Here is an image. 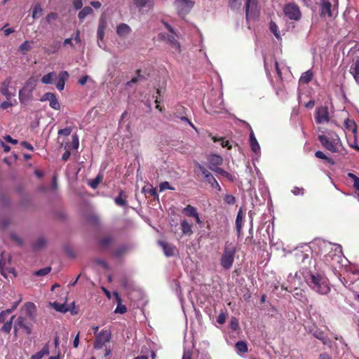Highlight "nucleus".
Returning a JSON list of instances; mask_svg holds the SVG:
<instances>
[{"instance_id":"obj_1","label":"nucleus","mask_w":359,"mask_h":359,"mask_svg":"<svg viewBox=\"0 0 359 359\" xmlns=\"http://www.w3.org/2000/svg\"><path fill=\"white\" fill-rule=\"evenodd\" d=\"M320 248L323 252H327L324 255V262L327 265L336 269L341 264L344 256L340 245L323 241L320 243Z\"/></svg>"},{"instance_id":"obj_2","label":"nucleus","mask_w":359,"mask_h":359,"mask_svg":"<svg viewBox=\"0 0 359 359\" xmlns=\"http://www.w3.org/2000/svg\"><path fill=\"white\" fill-rule=\"evenodd\" d=\"M304 278L311 290L320 294H327L330 290L328 279L323 275L308 273Z\"/></svg>"},{"instance_id":"obj_3","label":"nucleus","mask_w":359,"mask_h":359,"mask_svg":"<svg viewBox=\"0 0 359 359\" xmlns=\"http://www.w3.org/2000/svg\"><path fill=\"white\" fill-rule=\"evenodd\" d=\"M22 311H25V315L20 316L15 322L17 323V325H19L20 328L23 330L27 334H30L32 332L33 325L32 321L34 318V313L35 311V306L33 303L27 302L25 304L22 309Z\"/></svg>"},{"instance_id":"obj_4","label":"nucleus","mask_w":359,"mask_h":359,"mask_svg":"<svg viewBox=\"0 0 359 359\" xmlns=\"http://www.w3.org/2000/svg\"><path fill=\"white\" fill-rule=\"evenodd\" d=\"M318 140L324 148L332 153L339 152L343 147L339 135L332 131L320 135Z\"/></svg>"},{"instance_id":"obj_5","label":"nucleus","mask_w":359,"mask_h":359,"mask_svg":"<svg viewBox=\"0 0 359 359\" xmlns=\"http://www.w3.org/2000/svg\"><path fill=\"white\" fill-rule=\"evenodd\" d=\"M236 252V247L232 244L226 245L220 259V264L224 269L231 268L235 254Z\"/></svg>"},{"instance_id":"obj_6","label":"nucleus","mask_w":359,"mask_h":359,"mask_svg":"<svg viewBox=\"0 0 359 359\" xmlns=\"http://www.w3.org/2000/svg\"><path fill=\"white\" fill-rule=\"evenodd\" d=\"M36 81L34 78H29L25 83L23 88L19 91V100L21 103L31 100L32 93L36 87Z\"/></svg>"},{"instance_id":"obj_7","label":"nucleus","mask_w":359,"mask_h":359,"mask_svg":"<svg viewBox=\"0 0 359 359\" xmlns=\"http://www.w3.org/2000/svg\"><path fill=\"white\" fill-rule=\"evenodd\" d=\"M284 15L290 20L299 21L302 18V13L298 5L294 3H288L283 7Z\"/></svg>"},{"instance_id":"obj_8","label":"nucleus","mask_w":359,"mask_h":359,"mask_svg":"<svg viewBox=\"0 0 359 359\" xmlns=\"http://www.w3.org/2000/svg\"><path fill=\"white\" fill-rule=\"evenodd\" d=\"M111 339V332L109 330H102L97 334L94 341V348L101 349L105 344L110 341Z\"/></svg>"},{"instance_id":"obj_9","label":"nucleus","mask_w":359,"mask_h":359,"mask_svg":"<svg viewBox=\"0 0 359 359\" xmlns=\"http://www.w3.org/2000/svg\"><path fill=\"white\" fill-rule=\"evenodd\" d=\"M175 6L180 15H185L189 13L194 5L193 0H175Z\"/></svg>"},{"instance_id":"obj_10","label":"nucleus","mask_w":359,"mask_h":359,"mask_svg":"<svg viewBox=\"0 0 359 359\" xmlns=\"http://www.w3.org/2000/svg\"><path fill=\"white\" fill-rule=\"evenodd\" d=\"M164 25L170 32L169 34H167L166 36H164L165 40H166V41L170 44L171 48L175 50V51L180 53L181 52L180 45L176 39V34L174 32L172 27L167 22H164Z\"/></svg>"},{"instance_id":"obj_11","label":"nucleus","mask_w":359,"mask_h":359,"mask_svg":"<svg viewBox=\"0 0 359 359\" xmlns=\"http://www.w3.org/2000/svg\"><path fill=\"white\" fill-rule=\"evenodd\" d=\"M314 117L315 121L318 124L328 123L330 119L328 107L326 106L317 107L316 109Z\"/></svg>"},{"instance_id":"obj_12","label":"nucleus","mask_w":359,"mask_h":359,"mask_svg":"<svg viewBox=\"0 0 359 359\" xmlns=\"http://www.w3.org/2000/svg\"><path fill=\"white\" fill-rule=\"evenodd\" d=\"M259 12L257 0H245V15L247 19L257 17Z\"/></svg>"},{"instance_id":"obj_13","label":"nucleus","mask_w":359,"mask_h":359,"mask_svg":"<svg viewBox=\"0 0 359 359\" xmlns=\"http://www.w3.org/2000/svg\"><path fill=\"white\" fill-rule=\"evenodd\" d=\"M12 79L11 77L6 78L4 81L1 82L0 86V93L5 96L6 100H9L12 97L15 96V92H12L11 90L15 91V88L11 86Z\"/></svg>"},{"instance_id":"obj_14","label":"nucleus","mask_w":359,"mask_h":359,"mask_svg":"<svg viewBox=\"0 0 359 359\" xmlns=\"http://www.w3.org/2000/svg\"><path fill=\"white\" fill-rule=\"evenodd\" d=\"M321 15L333 17L337 15V8L334 5L332 6L330 0H322L321 1Z\"/></svg>"},{"instance_id":"obj_15","label":"nucleus","mask_w":359,"mask_h":359,"mask_svg":"<svg viewBox=\"0 0 359 359\" xmlns=\"http://www.w3.org/2000/svg\"><path fill=\"white\" fill-rule=\"evenodd\" d=\"M243 122L248 126V128H250V137H249V143H250V146L252 151L255 154H259L260 153V147H259V144L255 137V135L254 134V132H253L251 126L245 121H243Z\"/></svg>"},{"instance_id":"obj_16","label":"nucleus","mask_w":359,"mask_h":359,"mask_svg":"<svg viewBox=\"0 0 359 359\" xmlns=\"http://www.w3.org/2000/svg\"><path fill=\"white\" fill-rule=\"evenodd\" d=\"M107 26V22L103 15L100 17L97 27V39H98V45H100V41H102L104 39L105 29Z\"/></svg>"},{"instance_id":"obj_17","label":"nucleus","mask_w":359,"mask_h":359,"mask_svg":"<svg viewBox=\"0 0 359 359\" xmlns=\"http://www.w3.org/2000/svg\"><path fill=\"white\" fill-rule=\"evenodd\" d=\"M158 243L162 248L165 256L171 257L175 255L176 248L173 245L163 241H159Z\"/></svg>"},{"instance_id":"obj_18","label":"nucleus","mask_w":359,"mask_h":359,"mask_svg":"<svg viewBox=\"0 0 359 359\" xmlns=\"http://www.w3.org/2000/svg\"><path fill=\"white\" fill-rule=\"evenodd\" d=\"M349 72L353 76L355 82L359 84V57L353 60Z\"/></svg>"},{"instance_id":"obj_19","label":"nucleus","mask_w":359,"mask_h":359,"mask_svg":"<svg viewBox=\"0 0 359 359\" xmlns=\"http://www.w3.org/2000/svg\"><path fill=\"white\" fill-rule=\"evenodd\" d=\"M222 162L223 158L221 156L217 154H212L208 158L209 168L212 170L222 165Z\"/></svg>"},{"instance_id":"obj_20","label":"nucleus","mask_w":359,"mask_h":359,"mask_svg":"<svg viewBox=\"0 0 359 359\" xmlns=\"http://www.w3.org/2000/svg\"><path fill=\"white\" fill-rule=\"evenodd\" d=\"M217 102L218 103L217 104H213L212 103H210L209 109H207L206 111L211 114L222 113L224 109L222 99L219 98L217 100Z\"/></svg>"},{"instance_id":"obj_21","label":"nucleus","mask_w":359,"mask_h":359,"mask_svg":"<svg viewBox=\"0 0 359 359\" xmlns=\"http://www.w3.org/2000/svg\"><path fill=\"white\" fill-rule=\"evenodd\" d=\"M300 280H301V278H300V276L298 275L297 273H295L294 275H292V274H290L288 276H287V282L291 285L290 286V289H288L287 287H284L283 285L282 286V287L283 289H285V290H287V291H290V292H292V289L293 288V286L294 284H298L299 285L300 283Z\"/></svg>"},{"instance_id":"obj_22","label":"nucleus","mask_w":359,"mask_h":359,"mask_svg":"<svg viewBox=\"0 0 359 359\" xmlns=\"http://www.w3.org/2000/svg\"><path fill=\"white\" fill-rule=\"evenodd\" d=\"M69 78V74L66 71L60 72L58 75V81L56 84V87L59 90H62L65 88V81Z\"/></svg>"},{"instance_id":"obj_23","label":"nucleus","mask_w":359,"mask_h":359,"mask_svg":"<svg viewBox=\"0 0 359 359\" xmlns=\"http://www.w3.org/2000/svg\"><path fill=\"white\" fill-rule=\"evenodd\" d=\"M131 32V28L125 23H121L116 28V33L121 37H126Z\"/></svg>"},{"instance_id":"obj_24","label":"nucleus","mask_w":359,"mask_h":359,"mask_svg":"<svg viewBox=\"0 0 359 359\" xmlns=\"http://www.w3.org/2000/svg\"><path fill=\"white\" fill-rule=\"evenodd\" d=\"M114 296L115 297L116 300L118 303L114 312L116 313H121V314L125 313L127 311V309H126V306L122 304L121 299L118 293L117 292H114Z\"/></svg>"},{"instance_id":"obj_25","label":"nucleus","mask_w":359,"mask_h":359,"mask_svg":"<svg viewBox=\"0 0 359 359\" xmlns=\"http://www.w3.org/2000/svg\"><path fill=\"white\" fill-rule=\"evenodd\" d=\"M298 284H294L293 286V296L295 299L304 302L306 298L304 292L302 290L298 289Z\"/></svg>"},{"instance_id":"obj_26","label":"nucleus","mask_w":359,"mask_h":359,"mask_svg":"<svg viewBox=\"0 0 359 359\" xmlns=\"http://www.w3.org/2000/svg\"><path fill=\"white\" fill-rule=\"evenodd\" d=\"M182 233L186 236H191L193 233L192 226L187 220L183 219L180 223Z\"/></svg>"},{"instance_id":"obj_27","label":"nucleus","mask_w":359,"mask_h":359,"mask_svg":"<svg viewBox=\"0 0 359 359\" xmlns=\"http://www.w3.org/2000/svg\"><path fill=\"white\" fill-rule=\"evenodd\" d=\"M49 352V346L48 344H46L42 349L32 355L30 359H41L43 356L48 355Z\"/></svg>"},{"instance_id":"obj_28","label":"nucleus","mask_w":359,"mask_h":359,"mask_svg":"<svg viewBox=\"0 0 359 359\" xmlns=\"http://www.w3.org/2000/svg\"><path fill=\"white\" fill-rule=\"evenodd\" d=\"M182 212L186 216L193 218L198 213L197 209L191 205H187Z\"/></svg>"},{"instance_id":"obj_29","label":"nucleus","mask_w":359,"mask_h":359,"mask_svg":"<svg viewBox=\"0 0 359 359\" xmlns=\"http://www.w3.org/2000/svg\"><path fill=\"white\" fill-rule=\"evenodd\" d=\"M242 226H243V211L241 209L238 212L236 219V231H237L238 236L241 234Z\"/></svg>"},{"instance_id":"obj_30","label":"nucleus","mask_w":359,"mask_h":359,"mask_svg":"<svg viewBox=\"0 0 359 359\" xmlns=\"http://www.w3.org/2000/svg\"><path fill=\"white\" fill-rule=\"evenodd\" d=\"M116 205L119 206H126L127 205L126 196L123 191H121L118 196L114 198Z\"/></svg>"},{"instance_id":"obj_31","label":"nucleus","mask_w":359,"mask_h":359,"mask_svg":"<svg viewBox=\"0 0 359 359\" xmlns=\"http://www.w3.org/2000/svg\"><path fill=\"white\" fill-rule=\"evenodd\" d=\"M269 29L273 34L275 37L278 41H281L282 40L281 35H280L278 27L277 24L275 22H273V21H271L270 22V23H269Z\"/></svg>"},{"instance_id":"obj_32","label":"nucleus","mask_w":359,"mask_h":359,"mask_svg":"<svg viewBox=\"0 0 359 359\" xmlns=\"http://www.w3.org/2000/svg\"><path fill=\"white\" fill-rule=\"evenodd\" d=\"M135 5L139 8H142L146 6L151 8L153 6L152 0H133Z\"/></svg>"},{"instance_id":"obj_33","label":"nucleus","mask_w":359,"mask_h":359,"mask_svg":"<svg viewBox=\"0 0 359 359\" xmlns=\"http://www.w3.org/2000/svg\"><path fill=\"white\" fill-rule=\"evenodd\" d=\"M60 42L57 41H54L52 45H50L48 48H46L45 52L48 54H53L56 53L60 48Z\"/></svg>"},{"instance_id":"obj_34","label":"nucleus","mask_w":359,"mask_h":359,"mask_svg":"<svg viewBox=\"0 0 359 359\" xmlns=\"http://www.w3.org/2000/svg\"><path fill=\"white\" fill-rule=\"evenodd\" d=\"M93 13L92 8L89 6L84 7L78 14L79 20H83L86 16Z\"/></svg>"},{"instance_id":"obj_35","label":"nucleus","mask_w":359,"mask_h":359,"mask_svg":"<svg viewBox=\"0 0 359 359\" xmlns=\"http://www.w3.org/2000/svg\"><path fill=\"white\" fill-rule=\"evenodd\" d=\"M43 13V9L39 4H36L34 6L32 9V18L37 19L39 18Z\"/></svg>"},{"instance_id":"obj_36","label":"nucleus","mask_w":359,"mask_h":359,"mask_svg":"<svg viewBox=\"0 0 359 359\" xmlns=\"http://www.w3.org/2000/svg\"><path fill=\"white\" fill-rule=\"evenodd\" d=\"M55 77V72H50L41 78V82L44 84H51L53 83V79Z\"/></svg>"},{"instance_id":"obj_37","label":"nucleus","mask_w":359,"mask_h":359,"mask_svg":"<svg viewBox=\"0 0 359 359\" xmlns=\"http://www.w3.org/2000/svg\"><path fill=\"white\" fill-rule=\"evenodd\" d=\"M15 318V316H12L11 319L6 321L2 326L1 330L6 333H9L12 329L13 321Z\"/></svg>"},{"instance_id":"obj_38","label":"nucleus","mask_w":359,"mask_h":359,"mask_svg":"<svg viewBox=\"0 0 359 359\" xmlns=\"http://www.w3.org/2000/svg\"><path fill=\"white\" fill-rule=\"evenodd\" d=\"M312 78H313L312 72L311 70H308L302 74L299 81L303 83H308L309 82H310L311 81Z\"/></svg>"},{"instance_id":"obj_39","label":"nucleus","mask_w":359,"mask_h":359,"mask_svg":"<svg viewBox=\"0 0 359 359\" xmlns=\"http://www.w3.org/2000/svg\"><path fill=\"white\" fill-rule=\"evenodd\" d=\"M32 43L28 41H25L24 43H22L20 47H19V51L25 55L28 50H29L32 48L31 43Z\"/></svg>"},{"instance_id":"obj_40","label":"nucleus","mask_w":359,"mask_h":359,"mask_svg":"<svg viewBox=\"0 0 359 359\" xmlns=\"http://www.w3.org/2000/svg\"><path fill=\"white\" fill-rule=\"evenodd\" d=\"M206 182L210 184V186L217 189V191H221V187L220 185L219 184V183L217 182V181L215 180V178L214 177L213 175H212L210 178H208Z\"/></svg>"},{"instance_id":"obj_41","label":"nucleus","mask_w":359,"mask_h":359,"mask_svg":"<svg viewBox=\"0 0 359 359\" xmlns=\"http://www.w3.org/2000/svg\"><path fill=\"white\" fill-rule=\"evenodd\" d=\"M236 348L241 353H246L248 351L247 344L243 341H238L236 344Z\"/></svg>"},{"instance_id":"obj_42","label":"nucleus","mask_w":359,"mask_h":359,"mask_svg":"<svg viewBox=\"0 0 359 359\" xmlns=\"http://www.w3.org/2000/svg\"><path fill=\"white\" fill-rule=\"evenodd\" d=\"M196 166L201 172V173L203 175L205 181L212 175L207 169H205L200 163H197Z\"/></svg>"},{"instance_id":"obj_43","label":"nucleus","mask_w":359,"mask_h":359,"mask_svg":"<svg viewBox=\"0 0 359 359\" xmlns=\"http://www.w3.org/2000/svg\"><path fill=\"white\" fill-rule=\"evenodd\" d=\"M53 306L56 311L60 312L66 313L68 311V309L65 304L54 302Z\"/></svg>"},{"instance_id":"obj_44","label":"nucleus","mask_w":359,"mask_h":359,"mask_svg":"<svg viewBox=\"0 0 359 359\" xmlns=\"http://www.w3.org/2000/svg\"><path fill=\"white\" fill-rule=\"evenodd\" d=\"M348 177L353 180V187L359 191V177H358L355 175H354L353 173L352 172H348Z\"/></svg>"},{"instance_id":"obj_45","label":"nucleus","mask_w":359,"mask_h":359,"mask_svg":"<svg viewBox=\"0 0 359 359\" xmlns=\"http://www.w3.org/2000/svg\"><path fill=\"white\" fill-rule=\"evenodd\" d=\"M51 271V268L50 266L45 267L43 269H39L34 272V275L36 276H43L48 274Z\"/></svg>"},{"instance_id":"obj_46","label":"nucleus","mask_w":359,"mask_h":359,"mask_svg":"<svg viewBox=\"0 0 359 359\" xmlns=\"http://www.w3.org/2000/svg\"><path fill=\"white\" fill-rule=\"evenodd\" d=\"M212 140L215 142L217 141L221 142V145L222 147H226L227 149H230L231 148V145L230 144L228 140H224L222 137L221 138H217L216 137H212Z\"/></svg>"},{"instance_id":"obj_47","label":"nucleus","mask_w":359,"mask_h":359,"mask_svg":"<svg viewBox=\"0 0 359 359\" xmlns=\"http://www.w3.org/2000/svg\"><path fill=\"white\" fill-rule=\"evenodd\" d=\"M229 5L231 9H238L241 6V0H229Z\"/></svg>"},{"instance_id":"obj_48","label":"nucleus","mask_w":359,"mask_h":359,"mask_svg":"<svg viewBox=\"0 0 359 359\" xmlns=\"http://www.w3.org/2000/svg\"><path fill=\"white\" fill-rule=\"evenodd\" d=\"M49 105L51 108L55 110L60 109V105L55 95L49 102Z\"/></svg>"},{"instance_id":"obj_49","label":"nucleus","mask_w":359,"mask_h":359,"mask_svg":"<svg viewBox=\"0 0 359 359\" xmlns=\"http://www.w3.org/2000/svg\"><path fill=\"white\" fill-rule=\"evenodd\" d=\"M315 156L318 158H320V159H324V160H326L328 162L334 164V161H332L331 158H328L323 151H317L316 153H315Z\"/></svg>"},{"instance_id":"obj_50","label":"nucleus","mask_w":359,"mask_h":359,"mask_svg":"<svg viewBox=\"0 0 359 359\" xmlns=\"http://www.w3.org/2000/svg\"><path fill=\"white\" fill-rule=\"evenodd\" d=\"M166 189L174 190L175 189L171 187L168 182H163L159 184V191L161 192L164 191Z\"/></svg>"},{"instance_id":"obj_51","label":"nucleus","mask_w":359,"mask_h":359,"mask_svg":"<svg viewBox=\"0 0 359 359\" xmlns=\"http://www.w3.org/2000/svg\"><path fill=\"white\" fill-rule=\"evenodd\" d=\"M112 242V238L111 236H105L102 238L100 243L102 247L105 248Z\"/></svg>"},{"instance_id":"obj_52","label":"nucleus","mask_w":359,"mask_h":359,"mask_svg":"<svg viewBox=\"0 0 359 359\" xmlns=\"http://www.w3.org/2000/svg\"><path fill=\"white\" fill-rule=\"evenodd\" d=\"M224 200L225 203L229 205H233L236 203L235 197L230 194L225 195Z\"/></svg>"},{"instance_id":"obj_53","label":"nucleus","mask_w":359,"mask_h":359,"mask_svg":"<svg viewBox=\"0 0 359 359\" xmlns=\"http://www.w3.org/2000/svg\"><path fill=\"white\" fill-rule=\"evenodd\" d=\"M313 334L316 338L321 340L324 344H325V337L324 333L323 332L316 330L313 332Z\"/></svg>"},{"instance_id":"obj_54","label":"nucleus","mask_w":359,"mask_h":359,"mask_svg":"<svg viewBox=\"0 0 359 359\" xmlns=\"http://www.w3.org/2000/svg\"><path fill=\"white\" fill-rule=\"evenodd\" d=\"M292 193L295 196H299V195L302 196L304 194V188L295 187L292 190Z\"/></svg>"},{"instance_id":"obj_55","label":"nucleus","mask_w":359,"mask_h":359,"mask_svg":"<svg viewBox=\"0 0 359 359\" xmlns=\"http://www.w3.org/2000/svg\"><path fill=\"white\" fill-rule=\"evenodd\" d=\"M57 18V14L55 13H50L46 17V20L48 23H50L52 20H55Z\"/></svg>"},{"instance_id":"obj_56","label":"nucleus","mask_w":359,"mask_h":359,"mask_svg":"<svg viewBox=\"0 0 359 359\" xmlns=\"http://www.w3.org/2000/svg\"><path fill=\"white\" fill-rule=\"evenodd\" d=\"M230 327L233 330H237L238 328V322L236 318H232L230 322Z\"/></svg>"},{"instance_id":"obj_57","label":"nucleus","mask_w":359,"mask_h":359,"mask_svg":"<svg viewBox=\"0 0 359 359\" xmlns=\"http://www.w3.org/2000/svg\"><path fill=\"white\" fill-rule=\"evenodd\" d=\"M11 313V311L4 310L0 313V323H4L6 316Z\"/></svg>"},{"instance_id":"obj_58","label":"nucleus","mask_w":359,"mask_h":359,"mask_svg":"<svg viewBox=\"0 0 359 359\" xmlns=\"http://www.w3.org/2000/svg\"><path fill=\"white\" fill-rule=\"evenodd\" d=\"M101 180V178L100 176H97L96 178H95L90 183V185L92 188L95 189L100 184Z\"/></svg>"},{"instance_id":"obj_59","label":"nucleus","mask_w":359,"mask_h":359,"mask_svg":"<svg viewBox=\"0 0 359 359\" xmlns=\"http://www.w3.org/2000/svg\"><path fill=\"white\" fill-rule=\"evenodd\" d=\"M73 6L76 10H79L83 6V0H74Z\"/></svg>"},{"instance_id":"obj_60","label":"nucleus","mask_w":359,"mask_h":359,"mask_svg":"<svg viewBox=\"0 0 359 359\" xmlns=\"http://www.w3.org/2000/svg\"><path fill=\"white\" fill-rule=\"evenodd\" d=\"M71 132H72V130L69 128H66L60 129L58 131V134L65 135V136H68L70 135Z\"/></svg>"},{"instance_id":"obj_61","label":"nucleus","mask_w":359,"mask_h":359,"mask_svg":"<svg viewBox=\"0 0 359 359\" xmlns=\"http://www.w3.org/2000/svg\"><path fill=\"white\" fill-rule=\"evenodd\" d=\"M45 240L43 238H40L37 241V242L34 244V249H39L45 245Z\"/></svg>"},{"instance_id":"obj_62","label":"nucleus","mask_w":359,"mask_h":359,"mask_svg":"<svg viewBox=\"0 0 359 359\" xmlns=\"http://www.w3.org/2000/svg\"><path fill=\"white\" fill-rule=\"evenodd\" d=\"M217 321L219 324H224L226 321V315L224 313H221L219 314Z\"/></svg>"},{"instance_id":"obj_63","label":"nucleus","mask_w":359,"mask_h":359,"mask_svg":"<svg viewBox=\"0 0 359 359\" xmlns=\"http://www.w3.org/2000/svg\"><path fill=\"white\" fill-rule=\"evenodd\" d=\"M11 238L17 243L19 245H22V241L21 239V238L20 236H18V235L15 234V233H13L11 234Z\"/></svg>"},{"instance_id":"obj_64","label":"nucleus","mask_w":359,"mask_h":359,"mask_svg":"<svg viewBox=\"0 0 359 359\" xmlns=\"http://www.w3.org/2000/svg\"><path fill=\"white\" fill-rule=\"evenodd\" d=\"M212 171L222 175V177H224V175L226 174V171L224 170L223 168H219V166L212 170Z\"/></svg>"}]
</instances>
